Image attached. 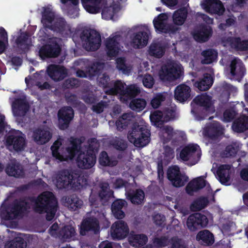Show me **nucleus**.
Wrapping results in <instances>:
<instances>
[{"mask_svg":"<svg viewBox=\"0 0 248 248\" xmlns=\"http://www.w3.org/2000/svg\"><path fill=\"white\" fill-rule=\"evenodd\" d=\"M52 134L48 127H38L32 131V138L38 145L47 143L52 138Z\"/></svg>","mask_w":248,"mask_h":248,"instance_id":"nucleus-18","label":"nucleus"},{"mask_svg":"<svg viewBox=\"0 0 248 248\" xmlns=\"http://www.w3.org/2000/svg\"><path fill=\"white\" fill-rule=\"evenodd\" d=\"M230 73L232 76L243 78L245 73V68L242 61L238 59L232 60L230 64Z\"/></svg>","mask_w":248,"mask_h":248,"instance_id":"nucleus-31","label":"nucleus"},{"mask_svg":"<svg viewBox=\"0 0 248 248\" xmlns=\"http://www.w3.org/2000/svg\"><path fill=\"white\" fill-rule=\"evenodd\" d=\"M213 34V29L210 25L202 23L192 33L193 38L198 42L204 43L209 40Z\"/></svg>","mask_w":248,"mask_h":248,"instance_id":"nucleus-14","label":"nucleus"},{"mask_svg":"<svg viewBox=\"0 0 248 248\" xmlns=\"http://www.w3.org/2000/svg\"><path fill=\"white\" fill-rule=\"evenodd\" d=\"M167 178L172 185L176 187L184 186L188 181V176L184 173H182L179 167L176 165L168 169Z\"/></svg>","mask_w":248,"mask_h":248,"instance_id":"nucleus-9","label":"nucleus"},{"mask_svg":"<svg viewBox=\"0 0 248 248\" xmlns=\"http://www.w3.org/2000/svg\"><path fill=\"white\" fill-rule=\"evenodd\" d=\"M55 14L49 8H45L42 14V22L48 28L55 19Z\"/></svg>","mask_w":248,"mask_h":248,"instance_id":"nucleus-52","label":"nucleus"},{"mask_svg":"<svg viewBox=\"0 0 248 248\" xmlns=\"http://www.w3.org/2000/svg\"><path fill=\"white\" fill-rule=\"evenodd\" d=\"M70 146L64 148L62 147V141L56 140L51 146L52 156L60 161L72 159L80 149L82 141L81 139L70 137L69 139Z\"/></svg>","mask_w":248,"mask_h":248,"instance_id":"nucleus-2","label":"nucleus"},{"mask_svg":"<svg viewBox=\"0 0 248 248\" xmlns=\"http://www.w3.org/2000/svg\"><path fill=\"white\" fill-rule=\"evenodd\" d=\"M75 233V228L71 225L64 226L59 232L60 235L65 240L74 236Z\"/></svg>","mask_w":248,"mask_h":248,"instance_id":"nucleus-56","label":"nucleus"},{"mask_svg":"<svg viewBox=\"0 0 248 248\" xmlns=\"http://www.w3.org/2000/svg\"><path fill=\"white\" fill-rule=\"evenodd\" d=\"M110 234L114 240L124 239L129 234V229L127 224L122 220L115 221L111 226Z\"/></svg>","mask_w":248,"mask_h":248,"instance_id":"nucleus-11","label":"nucleus"},{"mask_svg":"<svg viewBox=\"0 0 248 248\" xmlns=\"http://www.w3.org/2000/svg\"><path fill=\"white\" fill-rule=\"evenodd\" d=\"M79 81L75 78H69L64 81L62 87L64 89H70L79 86Z\"/></svg>","mask_w":248,"mask_h":248,"instance_id":"nucleus-62","label":"nucleus"},{"mask_svg":"<svg viewBox=\"0 0 248 248\" xmlns=\"http://www.w3.org/2000/svg\"><path fill=\"white\" fill-rule=\"evenodd\" d=\"M8 45L7 32L4 28L0 27V54L3 53Z\"/></svg>","mask_w":248,"mask_h":248,"instance_id":"nucleus-57","label":"nucleus"},{"mask_svg":"<svg viewBox=\"0 0 248 248\" xmlns=\"http://www.w3.org/2000/svg\"><path fill=\"white\" fill-rule=\"evenodd\" d=\"M224 128L220 123L214 121L204 129L203 135L212 140H216L224 134Z\"/></svg>","mask_w":248,"mask_h":248,"instance_id":"nucleus-17","label":"nucleus"},{"mask_svg":"<svg viewBox=\"0 0 248 248\" xmlns=\"http://www.w3.org/2000/svg\"><path fill=\"white\" fill-rule=\"evenodd\" d=\"M30 208L29 203L24 200H15L12 204L4 207L1 216L7 220L16 218Z\"/></svg>","mask_w":248,"mask_h":248,"instance_id":"nucleus-6","label":"nucleus"},{"mask_svg":"<svg viewBox=\"0 0 248 248\" xmlns=\"http://www.w3.org/2000/svg\"><path fill=\"white\" fill-rule=\"evenodd\" d=\"M196 239L202 245L209 246L214 242V236L209 231L204 230L200 231L197 236Z\"/></svg>","mask_w":248,"mask_h":248,"instance_id":"nucleus-38","label":"nucleus"},{"mask_svg":"<svg viewBox=\"0 0 248 248\" xmlns=\"http://www.w3.org/2000/svg\"><path fill=\"white\" fill-rule=\"evenodd\" d=\"M96 162V155L94 150L89 147L85 152L80 153L77 158V164L78 168L89 169L92 168Z\"/></svg>","mask_w":248,"mask_h":248,"instance_id":"nucleus-10","label":"nucleus"},{"mask_svg":"<svg viewBox=\"0 0 248 248\" xmlns=\"http://www.w3.org/2000/svg\"><path fill=\"white\" fill-rule=\"evenodd\" d=\"M68 1H70L72 4L74 6L69 7L67 11L68 15L71 18L78 17L79 15V12L77 6L79 3V0H61V2L63 4H66Z\"/></svg>","mask_w":248,"mask_h":248,"instance_id":"nucleus-55","label":"nucleus"},{"mask_svg":"<svg viewBox=\"0 0 248 248\" xmlns=\"http://www.w3.org/2000/svg\"><path fill=\"white\" fill-rule=\"evenodd\" d=\"M126 204L124 200L118 199L113 202L111 204V211L114 217L121 219L125 217V213L122 210L124 206Z\"/></svg>","mask_w":248,"mask_h":248,"instance_id":"nucleus-37","label":"nucleus"},{"mask_svg":"<svg viewBox=\"0 0 248 248\" xmlns=\"http://www.w3.org/2000/svg\"><path fill=\"white\" fill-rule=\"evenodd\" d=\"M204 9L207 13L222 15L225 12V8L220 0H206L203 4Z\"/></svg>","mask_w":248,"mask_h":248,"instance_id":"nucleus-22","label":"nucleus"},{"mask_svg":"<svg viewBox=\"0 0 248 248\" xmlns=\"http://www.w3.org/2000/svg\"><path fill=\"white\" fill-rule=\"evenodd\" d=\"M162 131L164 134L163 140L164 143L170 142L173 138V135L175 131L170 125H165L162 127Z\"/></svg>","mask_w":248,"mask_h":248,"instance_id":"nucleus-58","label":"nucleus"},{"mask_svg":"<svg viewBox=\"0 0 248 248\" xmlns=\"http://www.w3.org/2000/svg\"><path fill=\"white\" fill-rule=\"evenodd\" d=\"M199 146L197 144H189L185 147L180 153V158L184 161H186L197 156L199 158L201 155L197 153Z\"/></svg>","mask_w":248,"mask_h":248,"instance_id":"nucleus-28","label":"nucleus"},{"mask_svg":"<svg viewBox=\"0 0 248 248\" xmlns=\"http://www.w3.org/2000/svg\"><path fill=\"white\" fill-rule=\"evenodd\" d=\"M12 108L15 116H22L28 111L30 105L25 98H17L13 102Z\"/></svg>","mask_w":248,"mask_h":248,"instance_id":"nucleus-23","label":"nucleus"},{"mask_svg":"<svg viewBox=\"0 0 248 248\" xmlns=\"http://www.w3.org/2000/svg\"><path fill=\"white\" fill-rule=\"evenodd\" d=\"M127 199L135 204H141L144 199V192L141 189L129 191L126 193Z\"/></svg>","mask_w":248,"mask_h":248,"instance_id":"nucleus-41","label":"nucleus"},{"mask_svg":"<svg viewBox=\"0 0 248 248\" xmlns=\"http://www.w3.org/2000/svg\"><path fill=\"white\" fill-rule=\"evenodd\" d=\"M165 47L159 43L152 44L149 49L150 56L156 58H161L165 53Z\"/></svg>","mask_w":248,"mask_h":248,"instance_id":"nucleus-48","label":"nucleus"},{"mask_svg":"<svg viewBox=\"0 0 248 248\" xmlns=\"http://www.w3.org/2000/svg\"><path fill=\"white\" fill-rule=\"evenodd\" d=\"M66 26V22L64 18L57 17L53 23L48 27V28L57 32L62 33L65 31Z\"/></svg>","mask_w":248,"mask_h":248,"instance_id":"nucleus-47","label":"nucleus"},{"mask_svg":"<svg viewBox=\"0 0 248 248\" xmlns=\"http://www.w3.org/2000/svg\"><path fill=\"white\" fill-rule=\"evenodd\" d=\"M193 103L207 110L211 107V97L207 95L206 93L198 95L192 100L191 103V105Z\"/></svg>","mask_w":248,"mask_h":248,"instance_id":"nucleus-42","label":"nucleus"},{"mask_svg":"<svg viewBox=\"0 0 248 248\" xmlns=\"http://www.w3.org/2000/svg\"><path fill=\"white\" fill-rule=\"evenodd\" d=\"M140 93L139 87L135 84H131L126 87L124 93V97L126 99H134Z\"/></svg>","mask_w":248,"mask_h":248,"instance_id":"nucleus-51","label":"nucleus"},{"mask_svg":"<svg viewBox=\"0 0 248 248\" xmlns=\"http://www.w3.org/2000/svg\"><path fill=\"white\" fill-rule=\"evenodd\" d=\"M217 52L213 49H207L202 52L203 59L202 60V64H210L217 60Z\"/></svg>","mask_w":248,"mask_h":248,"instance_id":"nucleus-46","label":"nucleus"},{"mask_svg":"<svg viewBox=\"0 0 248 248\" xmlns=\"http://www.w3.org/2000/svg\"><path fill=\"white\" fill-rule=\"evenodd\" d=\"M46 72L48 76L56 81L62 80L67 75L66 68L60 65L50 64L47 68Z\"/></svg>","mask_w":248,"mask_h":248,"instance_id":"nucleus-20","label":"nucleus"},{"mask_svg":"<svg viewBox=\"0 0 248 248\" xmlns=\"http://www.w3.org/2000/svg\"><path fill=\"white\" fill-rule=\"evenodd\" d=\"M99 222L95 217H89L82 221L80 230V234L86 235L87 232H93L96 234L99 232Z\"/></svg>","mask_w":248,"mask_h":248,"instance_id":"nucleus-24","label":"nucleus"},{"mask_svg":"<svg viewBox=\"0 0 248 248\" xmlns=\"http://www.w3.org/2000/svg\"><path fill=\"white\" fill-rule=\"evenodd\" d=\"M166 96L161 93H156L151 101V105L154 108H158L161 103L165 100Z\"/></svg>","mask_w":248,"mask_h":248,"instance_id":"nucleus-61","label":"nucleus"},{"mask_svg":"<svg viewBox=\"0 0 248 248\" xmlns=\"http://www.w3.org/2000/svg\"><path fill=\"white\" fill-rule=\"evenodd\" d=\"M5 171L10 176L15 178H23L25 172L22 166L16 161L12 162L6 167Z\"/></svg>","mask_w":248,"mask_h":248,"instance_id":"nucleus-27","label":"nucleus"},{"mask_svg":"<svg viewBox=\"0 0 248 248\" xmlns=\"http://www.w3.org/2000/svg\"><path fill=\"white\" fill-rule=\"evenodd\" d=\"M231 165L224 164L220 166L217 170V174L221 184L228 185V183L230 179Z\"/></svg>","mask_w":248,"mask_h":248,"instance_id":"nucleus-33","label":"nucleus"},{"mask_svg":"<svg viewBox=\"0 0 248 248\" xmlns=\"http://www.w3.org/2000/svg\"><path fill=\"white\" fill-rule=\"evenodd\" d=\"M61 50V47L58 43L52 42L41 47L39 51V55L42 60L55 58L60 55Z\"/></svg>","mask_w":248,"mask_h":248,"instance_id":"nucleus-12","label":"nucleus"},{"mask_svg":"<svg viewBox=\"0 0 248 248\" xmlns=\"http://www.w3.org/2000/svg\"><path fill=\"white\" fill-rule=\"evenodd\" d=\"M74 116L73 108L69 106L62 108L58 112L59 127L61 130L67 129Z\"/></svg>","mask_w":248,"mask_h":248,"instance_id":"nucleus-13","label":"nucleus"},{"mask_svg":"<svg viewBox=\"0 0 248 248\" xmlns=\"http://www.w3.org/2000/svg\"><path fill=\"white\" fill-rule=\"evenodd\" d=\"M100 189L98 191V197L102 202H108L114 198V192L110 189L109 184L105 182L100 184Z\"/></svg>","mask_w":248,"mask_h":248,"instance_id":"nucleus-36","label":"nucleus"},{"mask_svg":"<svg viewBox=\"0 0 248 248\" xmlns=\"http://www.w3.org/2000/svg\"><path fill=\"white\" fill-rule=\"evenodd\" d=\"M29 33L27 32H23L17 37L16 40V47L19 49L20 54L25 53L30 48Z\"/></svg>","mask_w":248,"mask_h":248,"instance_id":"nucleus-29","label":"nucleus"},{"mask_svg":"<svg viewBox=\"0 0 248 248\" xmlns=\"http://www.w3.org/2000/svg\"><path fill=\"white\" fill-rule=\"evenodd\" d=\"M113 87L110 88L106 93L110 95H117L118 94L124 96V85L120 80H117L112 83Z\"/></svg>","mask_w":248,"mask_h":248,"instance_id":"nucleus-53","label":"nucleus"},{"mask_svg":"<svg viewBox=\"0 0 248 248\" xmlns=\"http://www.w3.org/2000/svg\"><path fill=\"white\" fill-rule=\"evenodd\" d=\"M187 11L184 7L176 10L172 16L173 23L178 26L182 25L187 18Z\"/></svg>","mask_w":248,"mask_h":248,"instance_id":"nucleus-43","label":"nucleus"},{"mask_svg":"<svg viewBox=\"0 0 248 248\" xmlns=\"http://www.w3.org/2000/svg\"><path fill=\"white\" fill-rule=\"evenodd\" d=\"M147 102L143 98H135L131 100L129 103V108L136 112H140L146 106Z\"/></svg>","mask_w":248,"mask_h":248,"instance_id":"nucleus-50","label":"nucleus"},{"mask_svg":"<svg viewBox=\"0 0 248 248\" xmlns=\"http://www.w3.org/2000/svg\"><path fill=\"white\" fill-rule=\"evenodd\" d=\"M233 130L242 133L248 129V116L243 115L234 121L232 124Z\"/></svg>","mask_w":248,"mask_h":248,"instance_id":"nucleus-40","label":"nucleus"},{"mask_svg":"<svg viewBox=\"0 0 248 248\" xmlns=\"http://www.w3.org/2000/svg\"><path fill=\"white\" fill-rule=\"evenodd\" d=\"M55 180L56 187L59 189H63L73 183L74 175L70 170H62L56 174Z\"/></svg>","mask_w":248,"mask_h":248,"instance_id":"nucleus-16","label":"nucleus"},{"mask_svg":"<svg viewBox=\"0 0 248 248\" xmlns=\"http://www.w3.org/2000/svg\"><path fill=\"white\" fill-rule=\"evenodd\" d=\"M208 203V201L206 198H200L192 202L190 205V209L194 211H198L204 208Z\"/></svg>","mask_w":248,"mask_h":248,"instance_id":"nucleus-54","label":"nucleus"},{"mask_svg":"<svg viewBox=\"0 0 248 248\" xmlns=\"http://www.w3.org/2000/svg\"><path fill=\"white\" fill-rule=\"evenodd\" d=\"M214 80L212 76L207 73L204 74L202 78H199L194 83V86L200 91L208 90L213 85Z\"/></svg>","mask_w":248,"mask_h":248,"instance_id":"nucleus-30","label":"nucleus"},{"mask_svg":"<svg viewBox=\"0 0 248 248\" xmlns=\"http://www.w3.org/2000/svg\"><path fill=\"white\" fill-rule=\"evenodd\" d=\"M147 236L143 234H136L134 232L131 231L128 237L129 244L135 248H139L144 246L147 242Z\"/></svg>","mask_w":248,"mask_h":248,"instance_id":"nucleus-34","label":"nucleus"},{"mask_svg":"<svg viewBox=\"0 0 248 248\" xmlns=\"http://www.w3.org/2000/svg\"><path fill=\"white\" fill-rule=\"evenodd\" d=\"M148 40L149 34L147 32L139 31L133 34L130 44L135 49L142 48L147 45Z\"/></svg>","mask_w":248,"mask_h":248,"instance_id":"nucleus-25","label":"nucleus"},{"mask_svg":"<svg viewBox=\"0 0 248 248\" xmlns=\"http://www.w3.org/2000/svg\"><path fill=\"white\" fill-rule=\"evenodd\" d=\"M183 73V68L180 64L170 61L161 66L159 77L163 81L172 82L180 79Z\"/></svg>","mask_w":248,"mask_h":248,"instance_id":"nucleus-4","label":"nucleus"},{"mask_svg":"<svg viewBox=\"0 0 248 248\" xmlns=\"http://www.w3.org/2000/svg\"><path fill=\"white\" fill-rule=\"evenodd\" d=\"M209 220L205 215L196 213L190 215L186 220V226L191 232H195L202 228H205Z\"/></svg>","mask_w":248,"mask_h":248,"instance_id":"nucleus-8","label":"nucleus"},{"mask_svg":"<svg viewBox=\"0 0 248 248\" xmlns=\"http://www.w3.org/2000/svg\"><path fill=\"white\" fill-rule=\"evenodd\" d=\"M5 145L16 152L22 151L26 145V136L19 130H11L5 137Z\"/></svg>","mask_w":248,"mask_h":248,"instance_id":"nucleus-7","label":"nucleus"},{"mask_svg":"<svg viewBox=\"0 0 248 248\" xmlns=\"http://www.w3.org/2000/svg\"><path fill=\"white\" fill-rule=\"evenodd\" d=\"M119 37L120 36L117 35L110 36L105 41V50L108 57H116L118 55L121 50Z\"/></svg>","mask_w":248,"mask_h":248,"instance_id":"nucleus-19","label":"nucleus"},{"mask_svg":"<svg viewBox=\"0 0 248 248\" xmlns=\"http://www.w3.org/2000/svg\"><path fill=\"white\" fill-rule=\"evenodd\" d=\"M26 244L21 237H16L10 242L9 248H26Z\"/></svg>","mask_w":248,"mask_h":248,"instance_id":"nucleus-64","label":"nucleus"},{"mask_svg":"<svg viewBox=\"0 0 248 248\" xmlns=\"http://www.w3.org/2000/svg\"><path fill=\"white\" fill-rule=\"evenodd\" d=\"M111 144L114 148L120 151H124L127 148L126 142L122 139H115L111 141Z\"/></svg>","mask_w":248,"mask_h":248,"instance_id":"nucleus-63","label":"nucleus"},{"mask_svg":"<svg viewBox=\"0 0 248 248\" xmlns=\"http://www.w3.org/2000/svg\"><path fill=\"white\" fill-rule=\"evenodd\" d=\"M122 0H112L109 5L107 4L104 6L102 10V17L105 20L112 19L121 10V4Z\"/></svg>","mask_w":248,"mask_h":248,"instance_id":"nucleus-21","label":"nucleus"},{"mask_svg":"<svg viewBox=\"0 0 248 248\" xmlns=\"http://www.w3.org/2000/svg\"><path fill=\"white\" fill-rule=\"evenodd\" d=\"M150 131L143 125H134L131 132L128 134V139L130 142L138 147H143L150 141Z\"/></svg>","mask_w":248,"mask_h":248,"instance_id":"nucleus-5","label":"nucleus"},{"mask_svg":"<svg viewBox=\"0 0 248 248\" xmlns=\"http://www.w3.org/2000/svg\"><path fill=\"white\" fill-rule=\"evenodd\" d=\"M99 85L104 88H110L112 85L109 76L107 73H104L98 78Z\"/></svg>","mask_w":248,"mask_h":248,"instance_id":"nucleus-60","label":"nucleus"},{"mask_svg":"<svg viewBox=\"0 0 248 248\" xmlns=\"http://www.w3.org/2000/svg\"><path fill=\"white\" fill-rule=\"evenodd\" d=\"M150 119L152 124L158 127H161L165 122L164 121L163 113L159 110L155 111L150 114Z\"/></svg>","mask_w":248,"mask_h":248,"instance_id":"nucleus-49","label":"nucleus"},{"mask_svg":"<svg viewBox=\"0 0 248 248\" xmlns=\"http://www.w3.org/2000/svg\"><path fill=\"white\" fill-rule=\"evenodd\" d=\"M190 87L185 83L178 85L176 87L174 91V98L177 102L185 104L190 101L192 96L191 95Z\"/></svg>","mask_w":248,"mask_h":248,"instance_id":"nucleus-15","label":"nucleus"},{"mask_svg":"<svg viewBox=\"0 0 248 248\" xmlns=\"http://www.w3.org/2000/svg\"><path fill=\"white\" fill-rule=\"evenodd\" d=\"M168 16L166 13L160 14L153 20V24L156 31L164 33L167 26Z\"/></svg>","mask_w":248,"mask_h":248,"instance_id":"nucleus-39","label":"nucleus"},{"mask_svg":"<svg viewBox=\"0 0 248 248\" xmlns=\"http://www.w3.org/2000/svg\"><path fill=\"white\" fill-rule=\"evenodd\" d=\"M31 201L34 202V210L35 212L46 213V218L48 221L53 219L58 210V202L52 192H44Z\"/></svg>","mask_w":248,"mask_h":248,"instance_id":"nucleus-1","label":"nucleus"},{"mask_svg":"<svg viewBox=\"0 0 248 248\" xmlns=\"http://www.w3.org/2000/svg\"><path fill=\"white\" fill-rule=\"evenodd\" d=\"M84 9L89 13L97 14L100 12V4L106 2V0H81Z\"/></svg>","mask_w":248,"mask_h":248,"instance_id":"nucleus-32","label":"nucleus"},{"mask_svg":"<svg viewBox=\"0 0 248 248\" xmlns=\"http://www.w3.org/2000/svg\"><path fill=\"white\" fill-rule=\"evenodd\" d=\"M230 43L231 47L237 51L248 50V40H242L238 37H232L230 38Z\"/></svg>","mask_w":248,"mask_h":248,"instance_id":"nucleus-44","label":"nucleus"},{"mask_svg":"<svg viewBox=\"0 0 248 248\" xmlns=\"http://www.w3.org/2000/svg\"><path fill=\"white\" fill-rule=\"evenodd\" d=\"M64 205L71 211H77L83 205V201L75 194L64 197Z\"/></svg>","mask_w":248,"mask_h":248,"instance_id":"nucleus-35","label":"nucleus"},{"mask_svg":"<svg viewBox=\"0 0 248 248\" xmlns=\"http://www.w3.org/2000/svg\"><path fill=\"white\" fill-rule=\"evenodd\" d=\"M186 134L181 131H175L173 138L171 139V144L173 146H178L185 140Z\"/></svg>","mask_w":248,"mask_h":248,"instance_id":"nucleus-59","label":"nucleus"},{"mask_svg":"<svg viewBox=\"0 0 248 248\" xmlns=\"http://www.w3.org/2000/svg\"><path fill=\"white\" fill-rule=\"evenodd\" d=\"M132 116L130 113H124L116 121L115 125L119 131L125 129L130 124Z\"/></svg>","mask_w":248,"mask_h":248,"instance_id":"nucleus-45","label":"nucleus"},{"mask_svg":"<svg viewBox=\"0 0 248 248\" xmlns=\"http://www.w3.org/2000/svg\"><path fill=\"white\" fill-rule=\"evenodd\" d=\"M83 47L87 51H94L99 48L101 38L99 32L91 28H83L80 33Z\"/></svg>","mask_w":248,"mask_h":248,"instance_id":"nucleus-3","label":"nucleus"},{"mask_svg":"<svg viewBox=\"0 0 248 248\" xmlns=\"http://www.w3.org/2000/svg\"><path fill=\"white\" fill-rule=\"evenodd\" d=\"M206 184V181L202 176L198 177L190 181L186 185L185 188L186 193L192 196L195 192L204 187Z\"/></svg>","mask_w":248,"mask_h":248,"instance_id":"nucleus-26","label":"nucleus"}]
</instances>
